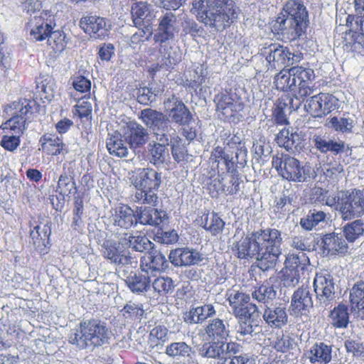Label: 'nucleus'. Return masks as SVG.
Returning a JSON list of instances; mask_svg holds the SVG:
<instances>
[{"mask_svg":"<svg viewBox=\"0 0 364 364\" xmlns=\"http://www.w3.org/2000/svg\"><path fill=\"white\" fill-rule=\"evenodd\" d=\"M55 23L46 19L42 16H35L29 18L26 24V31L31 39L35 41H43L54 29Z\"/></svg>","mask_w":364,"mask_h":364,"instance_id":"f3484780","label":"nucleus"},{"mask_svg":"<svg viewBox=\"0 0 364 364\" xmlns=\"http://www.w3.org/2000/svg\"><path fill=\"white\" fill-rule=\"evenodd\" d=\"M129 242L132 248L138 252H144L151 245V242L145 235L140 234L130 236Z\"/></svg>","mask_w":364,"mask_h":364,"instance_id":"e2e57ef3","label":"nucleus"},{"mask_svg":"<svg viewBox=\"0 0 364 364\" xmlns=\"http://www.w3.org/2000/svg\"><path fill=\"white\" fill-rule=\"evenodd\" d=\"M275 141L280 147L289 151L300 147L303 139L298 133H290L289 129L284 128L277 134Z\"/></svg>","mask_w":364,"mask_h":364,"instance_id":"e433bc0d","label":"nucleus"},{"mask_svg":"<svg viewBox=\"0 0 364 364\" xmlns=\"http://www.w3.org/2000/svg\"><path fill=\"white\" fill-rule=\"evenodd\" d=\"M263 318L269 326L278 328L285 326L288 321L286 309L281 306L274 309L267 307L263 313Z\"/></svg>","mask_w":364,"mask_h":364,"instance_id":"72a5a7b5","label":"nucleus"},{"mask_svg":"<svg viewBox=\"0 0 364 364\" xmlns=\"http://www.w3.org/2000/svg\"><path fill=\"white\" fill-rule=\"evenodd\" d=\"M326 218V214L323 211L310 210L306 217L301 219L300 225L303 229L309 231L321 222L324 221Z\"/></svg>","mask_w":364,"mask_h":364,"instance_id":"3c124183","label":"nucleus"},{"mask_svg":"<svg viewBox=\"0 0 364 364\" xmlns=\"http://www.w3.org/2000/svg\"><path fill=\"white\" fill-rule=\"evenodd\" d=\"M228 300L234 316L238 319V333L242 336L251 334L253 332L251 320L259 316L257 306L250 302L248 294L238 291L231 293Z\"/></svg>","mask_w":364,"mask_h":364,"instance_id":"423d86ee","label":"nucleus"},{"mask_svg":"<svg viewBox=\"0 0 364 364\" xmlns=\"http://www.w3.org/2000/svg\"><path fill=\"white\" fill-rule=\"evenodd\" d=\"M358 18L355 15H348L346 26L349 30L343 37V48L347 51L360 53L364 50V16Z\"/></svg>","mask_w":364,"mask_h":364,"instance_id":"9b49d317","label":"nucleus"},{"mask_svg":"<svg viewBox=\"0 0 364 364\" xmlns=\"http://www.w3.org/2000/svg\"><path fill=\"white\" fill-rule=\"evenodd\" d=\"M331 346L319 342L316 343L308 351V358L313 364H327L331 360Z\"/></svg>","mask_w":364,"mask_h":364,"instance_id":"473e14b6","label":"nucleus"},{"mask_svg":"<svg viewBox=\"0 0 364 364\" xmlns=\"http://www.w3.org/2000/svg\"><path fill=\"white\" fill-rule=\"evenodd\" d=\"M313 141L315 148L322 154L331 152L333 155L337 156L350 150L349 146L344 141H327L324 136L321 135H314Z\"/></svg>","mask_w":364,"mask_h":364,"instance_id":"b1692460","label":"nucleus"},{"mask_svg":"<svg viewBox=\"0 0 364 364\" xmlns=\"http://www.w3.org/2000/svg\"><path fill=\"white\" fill-rule=\"evenodd\" d=\"M281 279L286 287H294L299 281V271L284 267L282 270Z\"/></svg>","mask_w":364,"mask_h":364,"instance_id":"bf43d9fd","label":"nucleus"},{"mask_svg":"<svg viewBox=\"0 0 364 364\" xmlns=\"http://www.w3.org/2000/svg\"><path fill=\"white\" fill-rule=\"evenodd\" d=\"M314 291L321 302L326 303L333 299L334 283L329 274L317 273L314 280Z\"/></svg>","mask_w":364,"mask_h":364,"instance_id":"4be33fe9","label":"nucleus"},{"mask_svg":"<svg viewBox=\"0 0 364 364\" xmlns=\"http://www.w3.org/2000/svg\"><path fill=\"white\" fill-rule=\"evenodd\" d=\"M152 287L159 295L165 296L172 291L173 288V280L168 277H157L152 282Z\"/></svg>","mask_w":364,"mask_h":364,"instance_id":"6e6d98bb","label":"nucleus"},{"mask_svg":"<svg viewBox=\"0 0 364 364\" xmlns=\"http://www.w3.org/2000/svg\"><path fill=\"white\" fill-rule=\"evenodd\" d=\"M306 254L299 252V254H289L285 260V267L293 269H303L305 266L304 260Z\"/></svg>","mask_w":364,"mask_h":364,"instance_id":"680f3d73","label":"nucleus"},{"mask_svg":"<svg viewBox=\"0 0 364 364\" xmlns=\"http://www.w3.org/2000/svg\"><path fill=\"white\" fill-rule=\"evenodd\" d=\"M338 100L332 94L320 92L311 97L306 105L307 112L315 118H322L338 107Z\"/></svg>","mask_w":364,"mask_h":364,"instance_id":"4468645a","label":"nucleus"},{"mask_svg":"<svg viewBox=\"0 0 364 364\" xmlns=\"http://www.w3.org/2000/svg\"><path fill=\"white\" fill-rule=\"evenodd\" d=\"M205 333L210 340H223L228 336V331L223 320L215 318L205 328Z\"/></svg>","mask_w":364,"mask_h":364,"instance_id":"a18cd8bd","label":"nucleus"},{"mask_svg":"<svg viewBox=\"0 0 364 364\" xmlns=\"http://www.w3.org/2000/svg\"><path fill=\"white\" fill-rule=\"evenodd\" d=\"M309 13L301 0H288L274 23L278 34L290 41L299 39L306 31Z\"/></svg>","mask_w":364,"mask_h":364,"instance_id":"20e7f679","label":"nucleus"},{"mask_svg":"<svg viewBox=\"0 0 364 364\" xmlns=\"http://www.w3.org/2000/svg\"><path fill=\"white\" fill-rule=\"evenodd\" d=\"M363 232L364 223L362 220H355L343 227V235L348 242H354Z\"/></svg>","mask_w":364,"mask_h":364,"instance_id":"09e8293b","label":"nucleus"},{"mask_svg":"<svg viewBox=\"0 0 364 364\" xmlns=\"http://www.w3.org/2000/svg\"><path fill=\"white\" fill-rule=\"evenodd\" d=\"M106 146L109 153L117 157L126 156L128 149L124 144L122 135L118 132L109 135L107 139Z\"/></svg>","mask_w":364,"mask_h":364,"instance_id":"a19ab883","label":"nucleus"},{"mask_svg":"<svg viewBox=\"0 0 364 364\" xmlns=\"http://www.w3.org/2000/svg\"><path fill=\"white\" fill-rule=\"evenodd\" d=\"M161 173L153 168H143L139 171L134 180L136 191L134 195L136 202L148 204L152 207L158 205V196L155 193L161 184Z\"/></svg>","mask_w":364,"mask_h":364,"instance_id":"0eeeda50","label":"nucleus"},{"mask_svg":"<svg viewBox=\"0 0 364 364\" xmlns=\"http://www.w3.org/2000/svg\"><path fill=\"white\" fill-rule=\"evenodd\" d=\"M178 240V235L174 230L164 232L162 230H159L155 235V240L163 244H174Z\"/></svg>","mask_w":364,"mask_h":364,"instance_id":"69168bd1","label":"nucleus"},{"mask_svg":"<svg viewBox=\"0 0 364 364\" xmlns=\"http://www.w3.org/2000/svg\"><path fill=\"white\" fill-rule=\"evenodd\" d=\"M114 224L128 229L137 224V218L134 210L127 205L119 204L114 209L112 215Z\"/></svg>","mask_w":364,"mask_h":364,"instance_id":"cd10ccee","label":"nucleus"},{"mask_svg":"<svg viewBox=\"0 0 364 364\" xmlns=\"http://www.w3.org/2000/svg\"><path fill=\"white\" fill-rule=\"evenodd\" d=\"M281 232L267 228L243 235L232 246V254L240 259H255L263 271L274 268L281 254Z\"/></svg>","mask_w":364,"mask_h":364,"instance_id":"f03ea898","label":"nucleus"},{"mask_svg":"<svg viewBox=\"0 0 364 364\" xmlns=\"http://www.w3.org/2000/svg\"><path fill=\"white\" fill-rule=\"evenodd\" d=\"M175 21V15L171 13H166L161 17L157 32L154 36L155 42L161 44L173 38L175 32L173 23Z\"/></svg>","mask_w":364,"mask_h":364,"instance_id":"a878e982","label":"nucleus"},{"mask_svg":"<svg viewBox=\"0 0 364 364\" xmlns=\"http://www.w3.org/2000/svg\"><path fill=\"white\" fill-rule=\"evenodd\" d=\"M330 123L336 131L343 133L351 130L352 126L346 118L338 119L337 117H333L330 119Z\"/></svg>","mask_w":364,"mask_h":364,"instance_id":"774afa93","label":"nucleus"},{"mask_svg":"<svg viewBox=\"0 0 364 364\" xmlns=\"http://www.w3.org/2000/svg\"><path fill=\"white\" fill-rule=\"evenodd\" d=\"M294 345V339L289 335L282 334L278 336L275 341L273 347L278 352L287 353L292 349Z\"/></svg>","mask_w":364,"mask_h":364,"instance_id":"0e129e2a","label":"nucleus"},{"mask_svg":"<svg viewBox=\"0 0 364 364\" xmlns=\"http://www.w3.org/2000/svg\"><path fill=\"white\" fill-rule=\"evenodd\" d=\"M46 39L47 46L53 54H60L65 50L68 40L63 31L53 29Z\"/></svg>","mask_w":364,"mask_h":364,"instance_id":"79ce46f5","label":"nucleus"},{"mask_svg":"<svg viewBox=\"0 0 364 364\" xmlns=\"http://www.w3.org/2000/svg\"><path fill=\"white\" fill-rule=\"evenodd\" d=\"M139 118L156 136L157 133H165L170 127V122L166 116L151 108L141 110Z\"/></svg>","mask_w":364,"mask_h":364,"instance_id":"6ab92c4d","label":"nucleus"},{"mask_svg":"<svg viewBox=\"0 0 364 364\" xmlns=\"http://www.w3.org/2000/svg\"><path fill=\"white\" fill-rule=\"evenodd\" d=\"M169 331L164 325H156L151 329L148 342L152 348L162 347L168 341Z\"/></svg>","mask_w":364,"mask_h":364,"instance_id":"c03bdc74","label":"nucleus"},{"mask_svg":"<svg viewBox=\"0 0 364 364\" xmlns=\"http://www.w3.org/2000/svg\"><path fill=\"white\" fill-rule=\"evenodd\" d=\"M21 144V136L10 133H4L0 141V146L6 151L14 152Z\"/></svg>","mask_w":364,"mask_h":364,"instance_id":"13d9d810","label":"nucleus"},{"mask_svg":"<svg viewBox=\"0 0 364 364\" xmlns=\"http://www.w3.org/2000/svg\"><path fill=\"white\" fill-rule=\"evenodd\" d=\"M266 50L265 59L268 70H274L283 68L286 70L289 61L290 50L288 47L278 43H271Z\"/></svg>","mask_w":364,"mask_h":364,"instance_id":"dca6fc26","label":"nucleus"},{"mask_svg":"<svg viewBox=\"0 0 364 364\" xmlns=\"http://www.w3.org/2000/svg\"><path fill=\"white\" fill-rule=\"evenodd\" d=\"M140 267L142 272L155 276V273L164 272L168 267V262L159 251L152 249L141 257Z\"/></svg>","mask_w":364,"mask_h":364,"instance_id":"a211bd4d","label":"nucleus"},{"mask_svg":"<svg viewBox=\"0 0 364 364\" xmlns=\"http://www.w3.org/2000/svg\"><path fill=\"white\" fill-rule=\"evenodd\" d=\"M225 225L224 220L215 212L203 214L201 217L202 227L213 236L221 234Z\"/></svg>","mask_w":364,"mask_h":364,"instance_id":"c9c22d12","label":"nucleus"},{"mask_svg":"<svg viewBox=\"0 0 364 364\" xmlns=\"http://www.w3.org/2000/svg\"><path fill=\"white\" fill-rule=\"evenodd\" d=\"M73 86L76 91L81 93L90 92L91 82L85 76L79 75L73 77Z\"/></svg>","mask_w":364,"mask_h":364,"instance_id":"338daca9","label":"nucleus"},{"mask_svg":"<svg viewBox=\"0 0 364 364\" xmlns=\"http://www.w3.org/2000/svg\"><path fill=\"white\" fill-rule=\"evenodd\" d=\"M331 324L337 328H345L349 323V309L347 305L340 303L331 311Z\"/></svg>","mask_w":364,"mask_h":364,"instance_id":"ea45409f","label":"nucleus"},{"mask_svg":"<svg viewBox=\"0 0 364 364\" xmlns=\"http://www.w3.org/2000/svg\"><path fill=\"white\" fill-rule=\"evenodd\" d=\"M80 28L95 39H103L109 35V29L105 18L97 16H86L80 21Z\"/></svg>","mask_w":364,"mask_h":364,"instance_id":"aec40b11","label":"nucleus"},{"mask_svg":"<svg viewBox=\"0 0 364 364\" xmlns=\"http://www.w3.org/2000/svg\"><path fill=\"white\" fill-rule=\"evenodd\" d=\"M109 339V331L106 324L95 318L81 321L68 336L69 343L81 349L102 346Z\"/></svg>","mask_w":364,"mask_h":364,"instance_id":"39448f33","label":"nucleus"},{"mask_svg":"<svg viewBox=\"0 0 364 364\" xmlns=\"http://www.w3.org/2000/svg\"><path fill=\"white\" fill-rule=\"evenodd\" d=\"M210 161L217 164L218 173H229L230 174V185H223V189L228 195L236 194L240 190V178L232 157L225 153L220 146L215 147L210 154Z\"/></svg>","mask_w":364,"mask_h":364,"instance_id":"9d476101","label":"nucleus"},{"mask_svg":"<svg viewBox=\"0 0 364 364\" xmlns=\"http://www.w3.org/2000/svg\"><path fill=\"white\" fill-rule=\"evenodd\" d=\"M56 188L57 191L63 196H69L77 192V186L73 177L65 172L60 176Z\"/></svg>","mask_w":364,"mask_h":364,"instance_id":"8fccbe9b","label":"nucleus"},{"mask_svg":"<svg viewBox=\"0 0 364 364\" xmlns=\"http://www.w3.org/2000/svg\"><path fill=\"white\" fill-rule=\"evenodd\" d=\"M51 234V228L48 224L43 225L42 229L40 225L33 227L31 230L30 235L33 240V245L41 250L50 245V236Z\"/></svg>","mask_w":364,"mask_h":364,"instance_id":"58836bf2","label":"nucleus"},{"mask_svg":"<svg viewBox=\"0 0 364 364\" xmlns=\"http://www.w3.org/2000/svg\"><path fill=\"white\" fill-rule=\"evenodd\" d=\"M32 102L26 99H20L8 104L4 107V112L8 116H11L2 123L0 128L3 133H10L21 136L25 130L28 115L33 113Z\"/></svg>","mask_w":364,"mask_h":364,"instance_id":"6e6552de","label":"nucleus"},{"mask_svg":"<svg viewBox=\"0 0 364 364\" xmlns=\"http://www.w3.org/2000/svg\"><path fill=\"white\" fill-rule=\"evenodd\" d=\"M171 262L175 266H190L202 260L198 252L188 248H178L171 250L169 255Z\"/></svg>","mask_w":364,"mask_h":364,"instance_id":"bb28decb","label":"nucleus"},{"mask_svg":"<svg viewBox=\"0 0 364 364\" xmlns=\"http://www.w3.org/2000/svg\"><path fill=\"white\" fill-rule=\"evenodd\" d=\"M322 243L323 249L328 255H345L348 250L346 241L335 233L325 235Z\"/></svg>","mask_w":364,"mask_h":364,"instance_id":"c756f323","label":"nucleus"},{"mask_svg":"<svg viewBox=\"0 0 364 364\" xmlns=\"http://www.w3.org/2000/svg\"><path fill=\"white\" fill-rule=\"evenodd\" d=\"M313 307L311 294L308 286L299 287L292 294L289 306L290 314L301 316L309 312Z\"/></svg>","mask_w":364,"mask_h":364,"instance_id":"2eb2a0df","label":"nucleus"},{"mask_svg":"<svg viewBox=\"0 0 364 364\" xmlns=\"http://www.w3.org/2000/svg\"><path fill=\"white\" fill-rule=\"evenodd\" d=\"M39 144L41 145L40 149L50 156L60 154L65 147L63 139L55 134H44L41 136Z\"/></svg>","mask_w":364,"mask_h":364,"instance_id":"c85d7f7f","label":"nucleus"},{"mask_svg":"<svg viewBox=\"0 0 364 364\" xmlns=\"http://www.w3.org/2000/svg\"><path fill=\"white\" fill-rule=\"evenodd\" d=\"M137 223L143 225L159 226L164 223L166 213L154 208L141 207L138 210Z\"/></svg>","mask_w":364,"mask_h":364,"instance_id":"7c9ffc66","label":"nucleus"},{"mask_svg":"<svg viewBox=\"0 0 364 364\" xmlns=\"http://www.w3.org/2000/svg\"><path fill=\"white\" fill-rule=\"evenodd\" d=\"M131 16L136 27H148L152 20L151 6L146 1H136L132 4Z\"/></svg>","mask_w":364,"mask_h":364,"instance_id":"5701e85b","label":"nucleus"},{"mask_svg":"<svg viewBox=\"0 0 364 364\" xmlns=\"http://www.w3.org/2000/svg\"><path fill=\"white\" fill-rule=\"evenodd\" d=\"M252 295L259 302L268 304L276 297L277 292L272 286L262 284L252 292Z\"/></svg>","mask_w":364,"mask_h":364,"instance_id":"603ef678","label":"nucleus"},{"mask_svg":"<svg viewBox=\"0 0 364 364\" xmlns=\"http://www.w3.org/2000/svg\"><path fill=\"white\" fill-rule=\"evenodd\" d=\"M124 137L130 148L138 149L146 143L148 132L141 124L131 121L124 128Z\"/></svg>","mask_w":364,"mask_h":364,"instance_id":"412c9836","label":"nucleus"},{"mask_svg":"<svg viewBox=\"0 0 364 364\" xmlns=\"http://www.w3.org/2000/svg\"><path fill=\"white\" fill-rule=\"evenodd\" d=\"M168 116L171 120L179 125H188L193 119V115L186 105L176 99L173 107L169 109Z\"/></svg>","mask_w":364,"mask_h":364,"instance_id":"f704fd0d","label":"nucleus"},{"mask_svg":"<svg viewBox=\"0 0 364 364\" xmlns=\"http://www.w3.org/2000/svg\"><path fill=\"white\" fill-rule=\"evenodd\" d=\"M316 75L310 68L296 65L290 69L280 70L274 77V85L283 94L274 103L272 117L277 125H288L289 121L286 109L294 108V99L304 102L314 91Z\"/></svg>","mask_w":364,"mask_h":364,"instance_id":"f257e3e1","label":"nucleus"},{"mask_svg":"<svg viewBox=\"0 0 364 364\" xmlns=\"http://www.w3.org/2000/svg\"><path fill=\"white\" fill-rule=\"evenodd\" d=\"M292 198L285 194L276 198L273 210L278 218L285 215L290 211Z\"/></svg>","mask_w":364,"mask_h":364,"instance_id":"4d7b16f0","label":"nucleus"},{"mask_svg":"<svg viewBox=\"0 0 364 364\" xmlns=\"http://www.w3.org/2000/svg\"><path fill=\"white\" fill-rule=\"evenodd\" d=\"M156 141L149 144V153L151 156L150 160L154 164H163L168 156L166 146L168 145V137L166 133H157Z\"/></svg>","mask_w":364,"mask_h":364,"instance_id":"393cba45","label":"nucleus"},{"mask_svg":"<svg viewBox=\"0 0 364 364\" xmlns=\"http://www.w3.org/2000/svg\"><path fill=\"white\" fill-rule=\"evenodd\" d=\"M92 107L89 101L82 100L74 106L73 114L81 120H89L92 117Z\"/></svg>","mask_w":364,"mask_h":364,"instance_id":"052dcab7","label":"nucleus"},{"mask_svg":"<svg viewBox=\"0 0 364 364\" xmlns=\"http://www.w3.org/2000/svg\"><path fill=\"white\" fill-rule=\"evenodd\" d=\"M121 314L125 322L132 323L141 321L144 314V310L142 305L130 301L123 307Z\"/></svg>","mask_w":364,"mask_h":364,"instance_id":"de8ad7c7","label":"nucleus"},{"mask_svg":"<svg viewBox=\"0 0 364 364\" xmlns=\"http://www.w3.org/2000/svg\"><path fill=\"white\" fill-rule=\"evenodd\" d=\"M171 149L172 156L175 161L180 162L186 159L187 150L179 136L174 135L171 136Z\"/></svg>","mask_w":364,"mask_h":364,"instance_id":"864d4df0","label":"nucleus"},{"mask_svg":"<svg viewBox=\"0 0 364 364\" xmlns=\"http://www.w3.org/2000/svg\"><path fill=\"white\" fill-rule=\"evenodd\" d=\"M272 166L280 176L289 181L303 182L306 179L304 166L298 159L289 155L274 156Z\"/></svg>","mask_w":364,"mask_h":364,"instance_id":"ddd939ff","label":"nucleus"},{"mask_svg":"<svg viewBox=\"0 0 364 364\" xmlns=\"http://www.w3.org/2000/svg\"><path fill=\"white\" fill-rule=\"evenodd\" d=\"M338 211L344 220L363 215L364 191L356 188L347 191L338 203Z\"/></svg>","mask_w":364,"mask_h":364,"instance_id":"f8f14e48","label":"nucleus"},{"mask_svg":"<svg viewBox=\"0 0 364 364\" xmlns=\"http://www.w3.org/2000/svg\"><path fill=\"white\" fill-rule=\"evenodd\" d=\"M225 343L223 340L206 342L198 349L199 354L205 358H216L225 355Z\"/></svg>","mask_w":364,"mask_h":364,"instance_id":"37998d69","label":"nucleus"},{"mask_svg":"<svg viewBox=\"0 0 364 364\" xmlns=\"http://www.w3.org/2000/svg\"><path fill=\"white\" fill-rule=\"evenodd\" d=\"M128 287L132 292H143L149 287L150 275L145 273L130 274L126 279Z\"/></svg>","mask_w":364,"mask_h":364,"instance_id":"49530a36","label":"nucleus"},{"mask_svg":"<svg viewBox=\"0 0 364 364\" xmlns=\"http://www.w3.org/2000/svg\"><path fill=\"white\" fill-rule=\"evenodd\" d=\"M191 348L185 342H174L168 345L166 348V353L170 357H186L189 356Z\"/></svg>","mask_w":364,"mask_h":364,"instance_id":"5fc2aeb1","label":"nucleus"},{"mask_svg":"<svg viewBox=\"0 0 364 364\" xmlns=\"http://www.w3.org/2000/svg\"><path fill=\"white\" fill-rule=\"evenodd\" d=\"M213 102L218 117L224 122H236L241 117L240 112L245 104L231 89H223L215 95Z\"/></svg>","mask_w":364,"mask_h":364,"instance_id":"1a4fd4ad","label":"nucleus"},{"mask_svg":"<svg viewBox=\"0 0 364 364\" xmlns=\"http://www.w3.org/2000/svg\"><path fill=\"white\" fill-rule=\"evenodd\" d=\"M102 252L104 257L109 259L112 263L124 264L130 262L131 257L122 254L119 247L109 241H106L103 244Z\"/></svg>","mask_w":364,"mask_h":364,"instance_id":"4c0bfd02","label":"nucleus"},{"mask_svg":"<svg viewBox=\"0 0 364 364\" xmlns=\"http://www.w3.org/2000/svg\"><path fill=\"white\" fill-rule=\"evenodd\" d=\"M193 8L199 21L218 31L230 27L237 16L233 0H197Z\"/></svg>","mask_w":364,"mask_h":364,"instance_id":"7ed1b4c3","label":"nucleus"},{"mask_svg":"<svg viewBox=\"0 0 364 364\" xmlns=\"http://www.w3.org/2000/svg\"><path fill=\"white\" fill-rule=\"evenodd\" d=\"M349 300L351 310L364 318V281L360 280L353 284Z\"/></svg>","mask_w":364,"mask_h":364,"instance_id":"2f4dec72","label":"nucleus"}]
</instances>
